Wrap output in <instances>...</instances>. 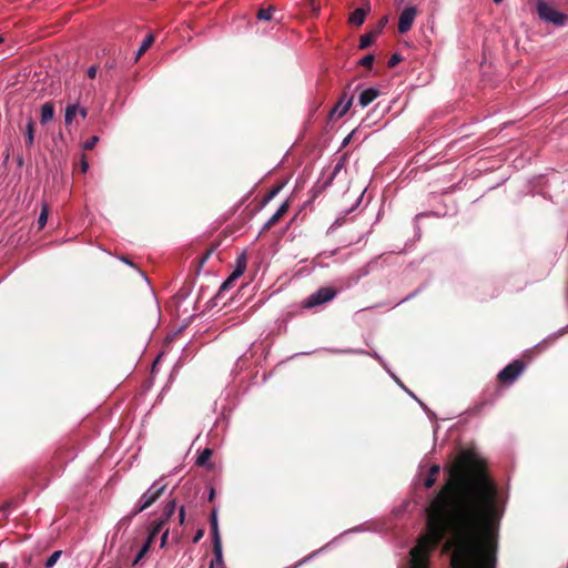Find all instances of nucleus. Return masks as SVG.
Listing matches in <instances>:
<instances>
[{"label": "nucleus", "instance_id": "nucleus-1", "mask_svg": "<svg viewBox=\"0 0 568 568\" xmlns=\"http://www.w3.org/2000/svg\"><path fill=\"white\" fill-rule=\"evenodd\" d=\"M448 477L427 510V534L410 550L412 567L427 568V558L448 532L456 536L453 568H474L484 548L479 535L489 532L503 517L499 489L487 463L465 450L447 468Z\"/></svg>", "mask_w": 568, "mask_h": 568}, {"label": "nucleus", "instance_id": "nucleus-2", "mask_svg": "<svg viewBox=\"0 0 568 568\" xmlns=\"http://www.w3.org/2000/svg\"><path fill=\"white\" fill-rule=\"evenodd\" d=\"M166 484L162 479L155 480L151 487L141 496L134 511L126 517L131 520L135 515L151 507L165 491Z\"/></svg>", "mask_w": 568, "mask_h": 568}, {"label": "nucleus", "instance_id": "nucleus-3", "mask_svg": "<svg viewBox=\"0 0 568 568\" xmlns=\"http://www.w3.org/2000/svg\"><path fill=\"white\" fill-rule=\"evenodd\" d=\"M336 294L337 291L331 286L321 287L311 294L302 305L304 308H313L332 301Z\"/></svg>", "mask_w": 568, "mask_h": 568}, {"label": "nucleus", "instance_id": "nucleus-4", "mask_svg": "<svg viewBox=\"0 0 568 568\" xmlns=\"http://www.w3.org/2000/svg\"><path fill=\"white\" fill-rule=\"evenodd\" d=\"M526 364L521 359H515L498 373V381L501 384H513L524 372Z\"/></svg>", "mask_w": 568, "mask_h": 568}, {"label": "nucleus", "instance_id": "nucleus-5", "mask_svg": "<svg viewBox=\"0 0 568 568\" xmlns=\"http://www.w3.org/2000/svg\"><path fill=\"white\" fill-rule=\"evenodd\" d=\"M537 11L542 20L552 22L556 26H565L568 20L567 14L557 11L546 2H538Z\"/></svg>", "mask_w": 568, "mask_h": 568}, {"label": "nucleus", "instance_id": "nucleus-6", "mask_svg": "<svg viewBox=\"0 0 568 568\" xmlns=\"http://www.w3.org/2000/svg\"><path fill=\"white\" fill-rule=\"evenodd\" d=\"M246 266H247V256L245 253H242L236 258L235 270L220 286V290L217 293L219 297H223L224 292L230 290L234 285V282L245 272Z\"/></svg>", "mask_w": 568, "mask_h": 568}, {"label": "nucleus", "instance_id": "nucleus-7", "mask_svg": "<svg viewBox=\"0 0 568 568\" xmlns=\"http://www.w3.org/2000/svg\"><path fill=\"white\" fill-rule=\"evenodd\" d=\"M416 16H417V10L415 7L405 8L399 16L398 32L406 33L407 31H409Z\"/></svg>", "mask_w": 568, "mask_h": 568}, {"label": "nucleus", "instance_id": "nucleus-8", "mask_svg": "<svg viewBox=\"0 0 568 568\" xmlns=\"http://www.w3.org/2000/svg\"><path fill=\"white\" fill-rule=\"evenodd\" d=\"M290 209L288 201L282 203V205L277 209V211L268 219V221L263 225L261 233L268 232L273 226H275L282 217L287 213Z\"/></svg>", "mask_w": 568, "mask_h": 568}, {"label": "nucleus", "instance_id": "nucleus-9", "mask_svg": "<svg viewBox=\"0 0 568 568\" xmlns=\"http://www.w3.org/2000/svg\"><path fill=\"white\" fill-rule=\"evenodd\" d=\"M371 11V4L368 1L365 2V6L354 10L349 17L348 22L353 26L359 27L364 23L366 16Z\"/></svg>", "mask_w": 568, "mask_h": 568}, {"label": "nucleus", "instance_id": "nucleus-10", "mask_svg": "<svg viewBox=\"0 0 568 568\" xmlns=\"http://www.w3.org/2000/svg\"><path fill=\"white\" fill-rule=\"evenodd\" d=\"M353 103V97H347L344 94L336 105L333 108L331 115L337 114L338 118H342L346 114Z\"/></svg>", "mask_w": 568, "mask_h": 568}, {"label": "nucleus", "instance_id": "nucleus-11", "mask_svg": "<svg viewBox=\"0 0 568 568\" xmlns=\"http://www.w3.org/2000/svg\"><path fill=\"white\" fill-rule=\"evenodd\" d=\"M381 91L375 88H368L364 90L358 98V103L361 106L366 108L369 105L378 95Z\"/></svg>", "mask_w": 568, "mask_h": 568}, {"label": "nucleus", "instance_id": "nucleus-12", "mask_svg": "<svg viewBox=\"0 0 568 568\" xmlns=\"http://www.w3.org/2000/svg\"><path fill=\"white\" fill-rule=\"evenodd\" d=\"M175 508H176L175 499L169 500L163 508L161 518H159L156 521H161L162 526L164 527L166 525V523L170 520V518L172 517V515L174 514Z\"/></svg>", "mask_w": 568, "mask_h": 568}, {"label": "nucleus", "instance_id": "nucleus-13", "mask_svg": "<svg viewBox=\"0 0 568 568\" xmlns=\"http://www.w3.org/2000/svg\"><path fill=\"white\" fill-rule=\"evenodd\" d=\"M213 555L214 559H212L210 566H225L223 560V551H222V541L213 540Z\"/></svg>", "mask_w": 568, "mask_h": 568}, {"label": "nucleus", "instance_id": "nucleus-14", "mask_svg": "<svg viewBox=\"0 0 568 568\" xmlns=\"http://www.w3.org/2000/svg\"><path fill=\"white\" fill-rule=\"evenodd\" d=\"M54 118V106L52 103L47 102L41 108V123L45 124Z\"/></svg>", "mask_w": 568, "mask_h": 568}, {"label": "nucleus", "instance_id": "nucleus-15", "mask_svg": "<svg viewBox=\"0 0 568 568\" xmlns=\"http://www.w3.org/2000/svg\"><path fill=\"white\" fill-rule=\"evenodd\" d=\"M439 471H440L439 465L435 464L429 468L428 475L424 481V486L426 488H432L435 485Z\"/></svg>", "mask_w": 568, "mask_h": 568}, {"label": "nucleus", "instance_id": "nucleus-16", "mask_svg": "<svg viewBox=\"0 0 568 568\" xmlns=\"http://www.w3.org/2000/svg\"><path fill=\"white\" fill-rule=\"evenodd\" d=\"M26 144L28 148H31L33 145L34 141V121L32 118L28 119L27 125H26Z\"/></svg>", "mask_w": 568, "mask_h": 568}, {"label": "nucleus", "instance_id": "nucleus-17", "mask_svg": "<svg viewBox=\"0 0 568 568\" xmlns=\"http://www.w3.org/2000/svg\"><path fill=\"white\" fill-rule=\"evenodd\" d=\"M162 529H163V526H162L161 521L154 520L151 524L150 530H149V536L146 538V540H150V545H152L154 542V539L161 532Z\"/></svg>", "mask_w": 568, "mask_h": 568}, {"label": "nucleus", "instance_id": "nucleus-18", "mask_svg": "<svg viewBox=\"0 0 568 568\" xmlns=\"http://www.w3.org/2000/svg\"><path fill=\"white\" fill-rule=\"evenodd\" d=\"M376 37H377V34L374 31L363 34L359 39V45H358L359 49L364 50V49L368 48L374 42Z\"/></svg>", "mask_w": 568, "mask_h": 568}, {"label": "nucleus", "instance_id": "nucleus-19", "mask_svg": "<svg viewBox=\"0 0 568 568\" xmlns=\"http://www.w3.org/2000/svg\"><path fill=\"white\" fill-rule=\"evenodd\" d=\"M78 114V104H69L65 108L64 122L71 124L75 115Z\"/></svg>", "mask_w": 568, "mask_h": 568}, {"label": "nucleus", "instance_id": "nucleus-20", "mask_svg": "<svg viewBox=\"0 0 568 568\" xmlns=\"http://www.w3.org/2000/svg\"><path fill=\"white\" fill-rule=\"evenodd\" d=\"M274 11H275V8L273 6H270L267 8H261L257 11L256 17L258 20L270 21L273 18Z\"/></svg>", "mask_w": 568, "mask_h": 568}, {"label": "nucleus", "instance_id": "nucleus-21", "mask_svg": "<svg viewBox=\"0 0 568 568\" xmlns=\"http://www.w3.org/2000/svg\"><path fill=\"white\" fill-rule=\"evenodd\" d=\"M153 42H154L153 34H149L143 40L142 44L140 45L138 53H136V59H139L141 55H143L149 50V48L153 44Z\"/></svg>", "mask_w": 568, "mask_h": 568}, {"label": "nucleus", "instance_id": "nucleus-22", "mask_svg": "<svg viewBox=\"0 0 568 568\" xmlns=\"http://www.w3.org/2000/svg\"><path fill=\"white\" fill-rule=\"evenodd\" d=\"M211 456H212V449H210V448L203 449L196 458V465L197 466H206Z\"/></svg>", "mask_w": 568, "mask_h": 568}, {"label": "nucleus", "instance_id": "nucleus-23", "mask_svg": "<svg viewBox=\"0 0 568 568\" xmlns=\"http://www.w3.org/2000/svg\"><path fill=\"white\" fill-rule=\"evenodd\" d=\"M211 530H212L213 540H221L215 511H213L211 514Z\"/></svg>", "mask_w": 568, "mask_h": 568}, {"label": "nucleus", "instance_id": "nucleus-24", "mask_svg": "<svg viewBox=\"0 0 568 568\" xmlns=\"http://www.w3.org/2000/svg\"><path fill=\"white\" fill-rule=\"evenodd\" d=\"M152 545H150V540H145L144 545L139 550L138 555L135 556L133 560V565H136L142 558L145 557V555L149 552Z\"/></svg>", "mask_w": 568, "mask_h": 568}, {"label": "nucleus", "instance_id": "nucleus-25", "mask_svg": "<svg viewBox=\"0 0 568 568\" xmlns=\"http://www.w3.org/2000/svg\"><path fill=\"white\" fill-rule=\"evenodd\" d=\"M48 214H49L48 205L43 204L41 213H40V215L38 217V226H39L40 230L45 226L47 220H48Z\"/></svg>", "mask_w": 568, "mask_h": 568}, {"label": "nucleus", "instance_id": "nucleus-26", "mask_svg": "<svg viewBox=\"0 0 568 568\" xmlns=\"http://www.w3.org/2000/svg\"><path fill=\"white\" fill-rule=\"evenodd\" d=\"M61 550H55L54 552H52V555L44 562L45 568L53 567L57 564L58 559L61 557Z\"/></svg>", "mask_w": 568, "mask_h": 568}, {"label": "nucleus", "instance_id": "nucleus-27", "mask_svg": "<svg viewBox=\"0 0 568 568\" xmlns=\"http://www.w3.org/2000/svg\"><path fill=\"white\" fill-rule=\"evenodd\" d=\"M374 55L373 54H367L365 55L361 61H359V64L365 67V68H368L371 69L373 63H374Z\"/></svg>", "mask_w": 568, "mask_h": 568}, {"label": "nucleus", "instance_id": "nucleus-28", "mask_svg": "<svg viewBox=\"0 0 568 568\" xmlns=\"http://www.w3.org/2000/svg\"><path fill=\"white\" fill-rule=\"evenodd\" d=\"M98 141H99V136H97V135L91 136L88 141L84 142L83 149L92 150L95 146V144L98 143Z\"/></svg>", "mask_w": 568, "mask_h": 568}, {"label": "nucleus", "instance_id": "nucleus-29", "mask_svg": "<svg viewBox=\"0 0 568 568\" xmlns=\"http://www.w3.org/2000/svg\"><path fill=\"white\" fill-rule=\"evenodd\" d=\"M402 61V57L398 54V53H394L388 62H387V67L388 68H394L395 65H397L399 62Z\"/></svg>", "mask_w": 568, "mask_h": 568}, {"label": "nucleus", "instance_id": "nucleus-30", "mask_svg": "<svg viewBox=\"0 0 568 568\" xmlns=\"http://www.w3.org/2000/svg\"><path fill=\"white\" fill-rule=\"evenodd\" d=\"M281 187H282L281 185H277V186L273 187V189H272V190L266 194V196L264 197V201H263V202H264V203H266V202L271 201V200H272V199H273V197H274V196L280 192Z\"/></svg>", "mask_w": 568, "mask_h": 568}, {"label": "nucleus", "instance_id": "nucleus-31", "mask_svg": "<svg viewBox=\"0 0 568 568\" xmlns=\"http://www.w3.org/2000/svg\"><path fill=\"white\" fill-rule=\"evenodd\" d=\"M388 22V18L385 16L378 21V26L374 32L378 36Z\"/></svg>", "mask_w": 568, "mask_h": 568}, {"label": "nucleus", "instance_id": "nucleus-32", "mask_svg": "<svg viewBox=\"0 0 568 568\" xmlns=\"http://www.w3.org/2000/svg\"><path fill=\"white\" fill-rule=\"evenodd\" d=\"M80 166H81V171L82 173H85L89 169V162L88 160L85 159L84 155H82V159H81V162H80Z\"/></svg>", "mask_w": 568, "mask_h": 568}, {"label": "nucleus", "instance_id": "nucleus-33", "mask_svg": "<svg viewBox=\"0 0 568 568\" xmlns=\"http://www.w3.org/2000/svg\"><path fill=\"white\" fill-rule=\"evenodd\" d=\"M185 521V508L184 506H181L179 509V523L180 525H183Z\"/></svg>", "mask_w": 568, "mask_h": 568}, {"label": "nucleus", "instance_id": "nucleus-34", "mask_svg": "<svg viewBox=\"0 0 568 568\" xmlns=\"http://www.w3.org/2000/svg\"><path fill=\"white\" fill-rule=\"evenodd\" d=\"M97 71H98V67H97V65H91V67L88 69L87 74H88V77H89L90 79H94V78H95V75H97Z\"/></svg>", "mask_w": 568, "mask_h": 568}, {"label": "nucleus", "instance_id": "nucleus-35", "mask_svg": "<svg viewBox=\"0 0 568 568\" xmlns=\"http://www.w3.org/2000/svg\"><path fill=\"white\" fill-rule=\"evenodd\" d=\"M169 538V529L166 528L161 536V548L165 547Z\"/></svg>", "mask_w": 568, "mask_h": 568}, {"label": "nucleus", "instance_id": "nucleus-36", "mask_svg": "<svg viewBox=\"0 0 568 568\" xmlns=\"http://www.w3.org/2000/svg\"><path fill=\"white\" fill-rule=\"evenodd\" d=\"M212 252H213V248L206 251L205 254L201 257V260H200V265L201 266L209 260V257L211 256Z\"/></svg>", "mask_w": 568, "mask_h": 568}, {"label": "nucleus", "instance_id": "nucleus-37", "mask_svg": "<svg viewBox=\"0 0 568 568\" xmlns=\"http://www.w3.org/2000/svg\"><path fill=\"white\" fill-rule=\"evenodd\" d=\"M204 535V530L203 529H199L195 534V536L193 537V542L196 544L200 541V539L203 537Z\"/></svg>", "mask_w": 568, "mask_h": 568}, {"label": "nucleus", "instance_id": "nucleus-38", "mask_svg": "<svg viewBox=\"0 0 568 568\" xmlns=\"http://www.w3.org/2000/svg\"><path fill=\"white\" fill-rule=\"evenodd\" d=\"M78 113L80 114V116H81L82 119H85V118H87V115H88V109H87V108H79V106H78Z\"/></svg>", "mask_w": 568, "mask_h": 568}, {"label": "nucleus", "instance_id": "nucleus-39", "mask_svg": "<svg viewBox=\"0 0 568 568\" xmlns=\"http://www.w3.org/2000/svg\"><path fill=\"white\" fill-rule=\"evenodd\" d=\"M122 261L128 263L131 266H134L133 263L131 261H129L126 257H122Z\"/></svg>", "mask_w": 568, "mask_h": 568}, {"label": "nucleus", "instance_id": "nucleus-40", "mask_svg": "<svg viewBox=\"0 0 568 568\" xmlns=\"http://www.w3.org/2000/svg\"><path fill=\"white\" fill-rule=\"evenodd\" d=\"M7 567H8V565H7V564H4V562H1V564H0V568H7Z\"/></svg>", "mask_w": 568, "mask_h": 568}, {"label": "nucleus", "instance_id": "nucleus-41", "mask_svg": "<svg viewBox=\"0 0 568 568\" xmlns=\"http://www.w3.org/2000/svg\"><path fill=\"white\" fill-rule=\"evenodd\" d=\"M210 568H225V566H210Z\"/></svg>", "mask_w": 568, "mask_h": 568}, {"label": "nucleus", "instance_id": "nucleus-42", "mask_svg": "<svg viewBox=\"0 0 568 568\" xmlns=\"http://www.w3.org/2000/svg\"><path fill=\"white\" fill-rule=\"evenodd\" d=\"M213 496H214V490L212 489L211 494H210V500L213 498Z\"/></svg>", "mask_w": 568, "mask_h": 568}, {"label": "nucleus", "instance_id": "nucleus-43", "mask_svg": "<svg viewBox=\"0 0 568 568\" xmlns=\"http://www.w3.org/2000/svg\"><path fill=\"white\" fill-rule=\"evenodd\" d=\"M504 0H494L495 3H501Z\"/></svg>", "mask_w": 568, "mask_h": 568}, {"label": "nucleus", "instance_id": "nucleus-44", "mask_svg": "<svg viewBox=\"0 0 568 568\" xmlns=\"http://www.w3.org/2000/svg\"><path fill=\"white\" fill-rule=\"evenodd\" d=\"M3 42V38L0 36V43Z\"/></svg>", "mask_w": 568, "mask_h": 568}]
</instances>
